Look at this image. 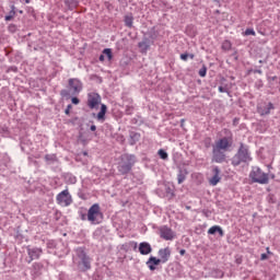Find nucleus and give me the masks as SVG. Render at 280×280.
<instances>
[{
	"label": "nucleus",
	"instance_id": "15",
	"mask_svg": "<svg viewBox=\"0 0 280 280\" xmlns=\"http://www.w3.org/2000/svg\"><path fill=\"white\" fill-rule=\"evenodd\" d=\"M161 264V260L154 256H151L147 261V266L151 271L156 270V266H160Z\"/></svg>",
	"mask_w": 280,
	"mask_h": 280
},
{
	"label": "nucleus",
	"instance_id": "4",
	"mask_svg": "<svg viewBox=\"0 0 280 280\" xmlns=\"http://www.w3.org/2000/svg\"><path fill=\"white\" fill-rule=\"evenodd\" d=\"M249 176L254 183H259L260 185H268L269 183L268 174L264 173L261 168L257 166L253 167Z\"/></svg>",
	"mask_w": 280,
	"mask_h": 280
},
{
	"label": "nucleus",
	"instance_id": "3",
	"mask_svg": "<svg viewBox=\"0 0 280 280\" xmlns=\"http://www.w3.org/2000/svg\"><path fill=\"white\" fill-rule=\"evenodd\" d=\"M135 165V158L132 155L124 154L121 155L120 163L118 165V172L120 174H128L132 166Z\"/></svg>",
	"mask_w": 280,
	"mask_h": 280
},
{
	"label": "nucleus",
	"instance_id": "32",
	"mask_svg": "<svg viewBox=\"0 0 280 280\" xmlns=\"http://www.w3.org/2000/svg\"><path fill=\"white\" fill-rule=\"evenodd\" d=\"M219 92L220 93H226V90L223 86H219Z\"/></svg>",
	"mask_w": 280,
	"mask_h": 280
},
{
	"label": "nucleus",
	"instance_id": "6",
	"mask_svg": "<svg viewBox=\"0 0 280 280\" xmlns=\"http://www.w3.org/2000/svg\"><path fill=\"white\" fill-rule=\"evenodd\" d=\"M233 145V138L232 137H223L214 142L212 147L223 150V152H229Z\"/></svg>",
	"mask_w": 280,
	"mask_h": 280
},
{
	"label": "nucleus",
	"instance_id": "27",
	"mask_svg": "<svg viewBox=\"0 0 280 280\" xmlns=\"http://www.w3.org/2000/svg\"><path fill=\"white\" fill-rule=\"evenodd\" d=\"M199 75H200V78H205L206 75H207V68H201L200 70H199Z\"/></svg>",
	"mask_w": 280,
	"mask_h": 280
},
{
	"label": "nucleus",
	"instance_id": "33",
	"mask_svg": "<svg viewBox=\"0 0 280 280\" xmlns=\"http://www.w3.org/2000/svg\"><path fill=\"white\" fill-rule=\"evenodd\" d=\"M72 106L68 105L67 109H66V115H69L70 110H71Z\"/></svg>",
	"mask_w": 280,
	"mask_h": 280
},
{
	"label": "nucleus",
	"instance_id": "11",
	"mask_svg": "<svg viewBox=\"0 0 280 280\" xmlns=\"http://www.w3.org/2000/svg\"><path fill=\"white\" fill-rule=\"evenodd\" d=\"M27 255L30 257L28 264H32L34 259H40V255H43V248L40 247H32L27 248Z\"/></svg>",
	"mask_w": 280,
	"mask_h": 280
},
{
	"label": "nucleus",
	"instance_id": "41",
	"mask_svg": "<svg viewBox=\"0 0 280 280\" xmlns=\"http://www.w3.org/2000/svg\"><path fill=\"white\" fill-rule=\"evenodd\" d=\"M34 266H40V265H38V264H35Z\"/></svg>",
	"mask_w": 280,
	"mask_h": 280
},
{
	"label": "nucleus",
	"instance_id": "26",
	"mask_svg": "<svg viewBox=\"0 0 280 280\" xmlns=\"http://www.w3.org/2000/svg\"><path fill=\"white\" fill-rule=\"evenodd\" d=\"M15 14H16V12L11 11L10 14L4 18V20L5 21H12L14 19Z\"/></svg>",
	"mask_w": 280,
	"mask_h": 280
},
{
	"label": "nucleus",
	"instance_id": "42",
	"mask_svg": "<svg viewBox=\"0 0 280 280\" xmlns=\"http://www.w3.org/2000/svg\"><path fill=\"white\" fill-rule=\"evenodd\" d=\"M82 220H84V217H82Z\"/></svg>",
	"mask_w": 280,
	"mask_h": 280
},
{
	"label": "nucleus",
	"instance_id": "22",
	"mask_svg": "<svg viewBox=\"0 0 280 280\" xmlns=\"http://www.w3.org/2000/svg\"><path fill=\"white\" fill-rule=\"evenodd\" d=\"M66 4H68V8H77L78 0H66Z\"/></svg>",
	"mask_w": 280,
	"mask_h": 280
},
{
	"label": "nucleus",
	"instance_id": "8",
	"mask_svg": "<svg viewBox=\"0 0 280 280\" xmlns=\"http://www.w3.org/2000/svg\"><path fill=\"white\" fill-rule=\"evenodd\" d=\"M102 104V96L100 94L92 92L88 94V106L89 108H97Z\"/></svg>",
	"mask_w": 280,
	"mask_h": 280
},
{
	"label": "nucleus",
	"instance_id": "21",
	"mask_svg": "<svg viewBox=\"0 0 280 280\" xmlns=\"http://www.w3.org/2000/svg\"><path fill=\"white\" fill-rule=\"evenodd\" d=\"M160 159H162L163 161H167V152H165V150L163 149H160L159 152H158Z\"/></svg>",
	"mask_w": 280,
	"mask_h": 280
},
{
	"label": "nucleus",
	"instance_id": "37",
	"mask_svg": "<svg viewBox=\"0 0 280 280\" xmlns=\"http://www.w3.org/2000/svg\"><path fill=\"white\" fill-rule=\"evenodd\" d=\"M133 137H135V139H139L140 136L135 133Z\"/></svg>",
	"mask_w": 280,
	"mask_h": 280
},
{
	"label": "nucleus",
	"instance_id": "16",
	"mask_svg": "<svg viewBox=\"0 0 280 280\" xmlns=\"http://www.w3.org/2000/svg\"><path fill=\"white\" fill-rule=\"evenodd\" d=\"M213 176L212 178H210V185H212L213 187H215V185H218L220 183V168H218V166H215L213 170Z\"/></svg>",
	"mask_w": 280,
	"mask_h": 280
},
{
	"label": "nucleus",
	"instance_id": "9",
	"mask_svg": "<svg viewBox=\"0 0 280 280\" xmlns=\"http://www.w3.org/2000/svg\"><path fill=\"white\" fill-rule=\"evenodd\" d=\"M226 151L212 147V161L214 163H224L226 161Z\"/></svg>",
	"mask_w": 280,
	"mask_h": 280
},
{
	"label": "nucleus",
	"instance_id": "40",
	"mask_svg": "<svg viewBox=\"0 0 280 280\" xmlns=\"http://www.w3.org/2000/svg\"><path fill=\"white\" fill-rule=\"evenodd\" d=\"M133 249L137 250V243H135Z\"/></svg>",
	"mask_w": 280,
	"mask_h": 280
},
{
	"label": "nucleus",
	"instance_id": "39",
	"mask_svg": "<svg viewBox=\"0 0 280 280\" xmlns=\"http://www.w3.org/2000/svg\"><path fill=\"white\" fill-rule=\"evenodd\" d=\"M24 3H31V0H24Z\"/></svg>",
	"mask_w": 280,
	"mask_h": 280
},
{
	"label": "nucleus",
	"instance_id": "35",
	"mask_svg": "<svg viewBox=\"0 0 280 280\" xmlns=\"http://www.w3.org/2000/svg\"><path fill=\"white\" fill-rule=\"evenodd\" d=\"M261 259H268V255L261 254Z\"/></svg>",
	"mask_w": 280,
	"mask_h": 280
},
{
	"label": "nucleus",
	"instance_id": "5",
	"mask_svg": "<svg viewBox=\"0 0 280 280\" xmlns=\"http://www.w3.org/2000/svg\"><path fill=\"white\" fill-rule=\"evenodd\" d=\"M100 218H102L100 205L94 203L88 211V220L91 224H100Z\"/></svg>",
	"mask_w": 280,
	"mask_h": 280
},
{
	"label": "nucleus",
	"instance_id": "2",
	"mask_svg": "<svg viewBox=\"0 0 280 280\" xmlns=\"http://www.w3.org/2000/svg\"><path fill=\"white\" fill-rule=\"evenodd\" d=\"M250 153L248 152V148L244 144H241L238 152L233 156L232 164L234 166L240 165L241 163H248L250 161Z\"/></svg>",
	"mask_w": 280,
	"mask_h": 280
},
{
	"label": "nucleus",
	"instance_id": "29",
	"mask_svg": "<svg viewBox=\"0 0 280 280\" xmlns=\"http://www.w3.org/2000/svg\"><path fill=\"white\" fill-rule=\"evenodd\" d=\"M180 58H182V60L187 61L188 58H189V55H187V54H182V55H180Z\"/></svg>",
	"mask_w": 280,
	"mask_h": 280
},
{
	"label": "nucleus",
	"instance_id": "34",
	"mask_svg": "<svg viewBox=\"0 0 280 280\" xmlns=\"http://www.w3.org/2000/svg\"><path fill=\"white\" fill-rule=\"evenodd\" d=\"M104 58H106V56H105L104 54L101 55V56H100V61H101V62H104Z\"/></svg>",
	"mask_w": 280,
	"mask_h": 280
},
{
	"label": "nucleus",
	"instance_id": "28",
	"mask_svg": "<svg viewBox=\"0 0 280 280\" xmlns=\"http://www.w3.org/2000/svg\"><path fill=\"white\" fill-rule=\"evenodd\" d=\"M71 102H72V104L78 105V104H80V98H78V97H72V98H71Z\"/></svg>",
	"mask_w": 280,
	"mask_h": 280
},
{
	"label": "nucleus",
	"instance_id": "12",
	"mask_svg": "<svg viewBox=\"0 0 280 280\" xmlns=\"http://www.w3.org/2000/svg\"><path fill=\"white\" fill-rule=\"evenodd\" d=\"M160 258H158L162 264H167L170 261V257H172V249L170 247L161 248L158 252Z\"/></svg>",
	"mask_w": 280,
	"mask_h": 280
},
{
	"label": "nucleus",
	"instance_id": "30",
	"mask_svg": "<svg viewBox=\"0 0 280 280\" xmlns=\"http://www.w3.org/2000/svg\"><path fill=\"white\" fill-rule=\"evenodd\" d=\"M223 47H224L225 49H230V48H231V43L225 42V43L223 44Z\"/></svg>",
	"mask_w": 280,
	"mask_h": 280
},
{
	"label": "nucleus",
	"instance_id": "13",
	"mask_svg": "<svg viewBox=\"0 0 280 280\" xmlns=\"http://www.w3.org/2000/svg\"><path fill=\"white\" fill-rule=\"evenodd\" d=\"M69 86L73 91V95H78L82 91V81L79 79H70Z\"/></svg>",
	"mask_w": 280,
	"mask_h": 280
},
{
	"label": "nucleus",
	"instance_id": "36",
	"mask_svg": "<svg viewBox=\"0 0 280 280\" xmlns=\"http://www.w3.org/2000/svg\"><path fill=\"white\" fill-rule=\"evenodd\" d=\"M185 253H186L185 249H180V250H179V255H182V256L185 255Z\"/></svg>",
	"mask_w": 280,
	"mask_h": 280
},
{
	"label": "nucleus",
	"instance_id": "24",
	"mask_svg": "<svg viewBox=\"0 0 280 280\" xmlns=\"http://www.w3.org/2000/svg\"><path fill=\"white\" fill-rule=\"evenodd\" d=\"M185 178L186 176L183 174V172H179V174L177 175L178 184L182 185V183H185Z\"/></svg>",
	"mask_w": 280,
	"mask_h": 280
},
{
	"label": "nucleus",
	"instance_id": "7",
	"mask_svg": "<svg viewBox=\"0 0 280 280\" xmlns=\"http://www.w3.org/2000/svg\"><path fill=\"white\" fill-rule=\"evenodd\" d=\"M56 200L57 205H60V207H69L73 202V198L71 197V194H69L68 189L59 192Z\"/></svg>",
	"mask_w": 280,
	"mask_h": 280
},
{
	"label": "nucleus",
	"instance_id": "25",
	"mask_svg": "<svg viewBox=\"0 0 280 280\" xmlns=\"http://www.w3.org/2000/svg\"><path fill=\"white\" fill-rule=\"evenodd\" d=\"M244 36H256L255 30L247 28L244 33Z\"/></svg>",
	"mask_w": 280,
	"mask_h": 280
},
{
	"label": "nucleus",
	"instance_id": "20",
	"mask_svg": "<svg viewBox=\"0 0 280 280\" xmlns=\"http://www.w3.org/2000/svg\"><path fill=\"white\" fill-rule=\"evenodd\" d=\"M103 54L107 57L108 60H113V50L110 48H105Z\"/></svg>",
	"mask_w": 280,
	"mask_h": 280
},
{
	"label": "nucleus",
	"instance_id": "23",
	"mask_svg": "<svg viewBox=\"0 0 280 280\" xmlns=\"http://www.w3.org/2000/svg\"><path fill=\"white\" fill-rule=\"evenodd\" d=\"M125 24H126L127 27H131L132 26V16L127 15L125 18Z\"/></svg>",
	"mask_w": 280,
	"mask_h": 280
},
{
	"label": "nucleus",
	"instance_id": "17",
	"mask_svg": "<svg viewBox=\"0 0 280 280\" xmlns=\"http://www.w3.org/2000/svg\"><path fill=\"white\" fill-rule=\"evenodd\" d=\"M106 110H108V107H106L105 104L101 105V110L96 115V119L98 121H104L106 119Z\"/></svg>",
	"mask_w": 280,
	"mask_h": 280
},
{
	"label": "nucleus",
	"instance_id": "1",
	"mask_svg": "<svg viewBox=\"0 0 280 280\" xmlns=\"http://www.w3.org/2000/svg\"><path fill=\"white\" fill-rule=\"evenodd\" d=\"M73 265L79 272L91 270V257L86 255V252L82 247L77 248L75 255L73 256Z\"/></svg>",
	"mask_w": 280,
	"mask_h": 280
},
{
	"label": "nucleus",
	"instance_id": "31",
	"mask_svg": "<svg viewBox=\"0 0 280 280\" xmlns=\"http://www.w3.org/2000/svg\"><path fill=\"white\" fill-rule=\"evenodd\" d=\"M90 130H92V132H95V131L97 130V127H96L95 125H92V126L90 127Z\"/></svg>",
	"mask_w": 280,
	"mask_h": 280
},
{
	"label": "nucleus",
	"instance_id": "14",
	"mask_svg": "<svg viewBox=\"0 0 280 280\" xmlns=\"http://www.w3.org/2000/svg\"><path fill=\"white\" fill-rule=\"evenodd\" d=\"M139 253L140 255H150V253H152V245H150L148 242L140 243Z\"/></svg>",
	"mask_w": 280,
	"mask_h": 280
},
{
	"label": "nucleus",
	"instance_id": "10",
	"mask_svg": "<svg viewBox=\"0 0 280 280\" xmlns=\"http://www.w3.org/2000/svg\"><path fill=\"white\" fill-rule=\"evenodd\" d=\"M160 236L162 237V240L170 242L174 240V237H176V234L174 233V231H172V229L167 226H162L160 228Z\"/></svg>",
	"mask_w": 280,
	"mask_h": 280
},
{
	"label": "nucleus",
	"instance_id": "38",
	"mask_svg": "<svg viewBox=\"0 0 280 280\" xmlns=\"http://www.w3.org/2000/svg\"><path fill=\"white\" fill-rule=\"evenodd\" d=\"M188 58H190L191 60H194V55H188Z\"/></svg>",
	"mask_w": 280,
	"mask_h": 280
},
{
	"label": "nucleus",
	"instance_id": "18",
	"mask_svg": "<svg viewBox=\"0 0 280 280\" xmlns=\"http://www.w3.org/2000/svg\"><path fill=\"white\" fill-rule=\"evenodd\" d=\"M209 235H215L219 233L220 237H224V231L219 225H214L208 230Z\"/></svg>",
	"mask_w": 280,
	"mask_h": 280
},
{
	"label": "nucleus",
	"instance_id": "19",
	"mask_svg": "<svg viewBox=\"0 0 280 280\" xmlns=\"http://www.w3.org/2000/svg\"><path fill=\"white\" fill-rule=\"evenodd\" d=\"M275 108V105L272 103H268V105L265 108H259L260 115H270V112Z\"/></svg>",
	"mask_w": 280,
	"mask_h": 280
}]
</instances>
